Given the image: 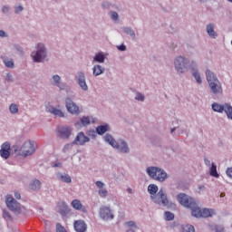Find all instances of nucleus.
<instances>
[{"label":"nucleus","mask_w":232,"mask_h":232,"mask_svg":"<svg viewBox=\"0 0 232 232\" xmlns=\"http://www.w3.org/2000/svg\"><path fill=\"white\" fill-rule=\"evenodd\" d=\"M164 216L166 220H173L175 218V215L169 211L165 212Z\"/></svg>","instance_id":"obj_32"},{"label":"nucleus","mask_w":232,"mask_h":232,"mask_svg":"<svg viewBox=\"0 0 232 232\" xmlns=\"http://www.w3.org/2000/svg\"><path fill=\"white\" fill-rule=\"evenodd\" d=\"M81 122H82V126H88V124H90V118L89 117H82L81 119Z\"/></svg>","instance_id":"obj_35"},{"label":"nucleus","mask_w":232,"mask_h":232,"mask_svg":"<svg viewBox=\"0 0 232 232\" xmlns=\"http://www.w3.org/2000/svg\"><path fill=\"white\" fill-rule=\"evenodd\" d=\"M72 206L73 209H76L77 211H82V213H86V207L81 203V200L79 199H73L72 201Z\"/></svg>","instance_id":"obj_20"},{"label":"nucleus","mask_w":232,"mask_h":232,"mask_svg":"<svg viewBox=\"0 0 232 232\" xmlns=\"http://www.w3.org/2000/svg\"><path fill=\"white\" fill-rule=\"evenodd\" d=\"M86 142H90V138L84 135V132H79L74 139L73 144H76V146H84Z\"/></svg>","instance_id":"obj_14"},{"label":"nucleus","mask_w":232,"mask_h":232,"mask_svg":"<svg viewBox=\"0 0 232 232\" xmlns=\"http://www.w3.org/2000/svg\"><path fill=\"white\" fill-rule=\"evenodd\" d=\"M108 131V125H101L96 128L98 135H104Z\"/></svg>","instance_id":"obj_26"},{"label":"nucleus","mask_w":232,"mask_h":232,"mask_svg":"<svg viewBox=\"0 0 232 232\" xmlns=\"http://www.w3.org/2000/svg\"><path fill=\"white\" fill-rule=\"evenodd\" d=\"M4 218L10 219V218H12V216H10V213H9V212L5 211V212H4Z\"/></svg>","instance_id":"obj_44"},{"label":"nucleus","mask_w":232,"mask_h":232,"mask_svg":"<svg viewBox=\"0 0 232 232\" xmlns=\"http://www.w3.org/2000/svg\"><path fill=\"white\" fill-rule=\"evenodd\" d=\"M58 179L62 180V182H65V184L72 183V177H70V175L68 174H63V175L60 174L58 176Z\"/></svg>","instance_id":"obj_25"},{"label":"nucleus","mask_w":232,"mask_h":232,"mask_svg":"<svg viewBox=\"0 0 232 232\" xmlns=\"http://www.w3.org/2000/svg\"><path fill=\"white\" fill-rule=\"evenodd\" d=\"M196 213H198V211H196Z\"/></svg>","instance_id":"obj_55"},{"label":"nucleus","mask_w":232,"mask_h":232,"mask_svg":"<svg viewBox=\"0 0 232 232\" xmlns=\"http://www.w3.org/2000/svg\"><path fill=\"white\" fill-rule=\"evenodd\" d=\"M31 57H33L34 63H43L46 58V50L44 49V45L43 44H38L36 53H32Z\"/></svg>","instance_id":"obj_8"},{"label":"nucleus","mask_w":232,"mask_h":232,"mask_svg":"<svg viewBox=\"0 0 232 232\" xmlns=\"http://www.w3.org/2000/svg\"><path fill=\"white\" fill-rule=\"evenodd\" d=\"M192 75L196 79L198 84H202V78L200 77V73H198V71L193 70Z\"/></svg>","instance_id":"obj_28"},{"label":"nucleus","mask_w":232,"mask_h":232,"mask_svg":"<svg viewBox=\"0 0 232 232\" xmlns=\"http://www.w3.org/2000/svg\"><path fill=\"white\" fill-rule=\"evenodd\" d=\"M35 150H37V143L28 140L20 147L18 155H20V157H30V155L35 153Z\"/></svg>","instance_id":"obj_4"},{"label":"nucleus","mask_w":232,"mask_h":232,"mask_svg":"<svg viewBox=\"0 0 232 232\" xmlns=\"http://www.w3.org/2000/svg\"><path fill=\"white\" fill-rule=\"evenodd\" d=\"M111 17L113 19V21H117V19H119V14H117V12H111Z\"/></svg>","instance_id":"obj_39"},{"label":"nucleus","mask_w":232,"mask_h":232,"mask_svg":"<svg viewBox=\"0 0 232 232\" xmlns=\"http://www.w3.org/2000/svg\"><path fill=\"white\" fill-rule=\"evenodd\" d=\"M230 3H232V0H228Z\"/></svg>","instance_id":"obj_53"},{"label":"nucleus","mask_w":232,"mask_h":232,"mask_svg":"<svg viewBox=\"0 0 232 232\" xmlns=\"http://www.w3.org/2000/svg\"><path fill=\"white\" fill-rule=\"evenodd\" d=\"M175 68L177 72L179 73H184V72H188V59L178 56L174 62Z\"/></svg>","instance_id":"obj_10"},{"label":"nucleus","mask_w":232,"mask_h":232,"mask_svg":"<svg viewBox=\"0 0 232 232\" xmlns=\"http://www.w3.org/2000/svg\"><path fill=\"white\" fill-rule=\"evenodd\" d=\"M9 111L10 113H13V114L19 113V107L17 106V104L12 103L9 106Z\"/></svg>","instance_id":"obj_29"},{"label":"nucleus","mask_w":232,"mask_h":232,"mask_svg":"<svg viewBox=\"0 0 232 232\" xmlns=\"http://www.w3.org/2000/svg\"><path fill=\"white\" fill-rule=\"evenodd\" d=\"M46 111H49V113H53V115H55V117H64V113H63V111L55 107H49L48 109H46Z\"/></svg>","instance_id":"obj_22"},{"label":"nucleus","mask_w":232,"mask_h":232,"mask_svg":"<svg viewBox=\"0 0 232 232\" xmlns=\"http://www.w3.org/2000/svg\"><path fill=\"white\" fill-rule=\"evenodd\" d=\"M206 77L212 93H214V95H220L223 92L222 83H220L217 75H215L213 72L207 70Z\"/></svg>","instance_id":"obj_2"},{"label":"nucleus","mask_w":232,"mask_h":232,"mask_svg":"<svg viewBox=\"0 0 232 232\" xmlns=\"http://www.w3.org/2000/svg\"><path fill=\"white\" fill-rule=\"evenodd\" d=\"M56 232H67L64 227L61 226L60 223L56 224Z\"/></svg>","instance_id":"obj_36"},{"label":"nucleus","mask_w":232,"mask_h":232,"mask_svg":"<svg viewBox=\"0 0 232 232\" xmlns=\"http://www.w3.org/2000/svg\"><path fill=\"white\" fill-rule=\"evenodd\" d=\"M14 197H15V198H17V200H20L21 194L19 192H14Z\"/></svg>","instance_id":"obj_47"},{"label":"nucleus","mask_w":232,"mask_h":232,"mask_svg":"<svg viewBox=\"0 0 232 232\" xmlns=\"http://www.w3.org/2000/svg\"><path fill=\"white\" fill-rule=\"evenodd\" d=\"M207 34L209 35V37H212V39H217V37H218V34L217 32H215V24H213L207 25Z\"/></svg>","instance_id":"obj_21"},{"label":"nucleus","mask_w":232,"mask_h":232,"mask_svg":"<svg viewBox=\"0 0 232 232\" xmlns=\"http://www.w3.org/2000/svg\"><path fill=\"white\" fill-rule=\"evenodd\" d=\"M94 61L97 63H104V54L102 53H98L94 57Z\"/></svg>","instance_id":"obj_31"},{"label":"nucleus","mask_w":232,"mask_h":232,"mask_svg":"<svg viewBox=\"0 0 232 232\" xmlns=\"http://www.w3.org/2000/svg\"><path fill=\"white\" fill-rule=\"evenodd\" d=\"M118 50H120L121 52H125L126 45H120V46H118Z\"/></svg>","instance_id":"obj_45"},{"label":"nucleus","mask_w":232,"mask_h":232,"mask_svg":"<svg viewBox=\"0 0 232 232\" xmlns=\"http://www.w3.org/2000/svg\"><path fill=\"white\" fill-rule=\"evenodd\" d=\"M102 73V67L101 65H95L93 67V75L97 77L98 75H101Z\"/></svg>","instance_id":"obj_30"},{"label":"nucleus","mask_w":232,"mask_h":232,"mask_svg":"<svg viewBox=\"0 0 232 232\" xmlns=\"http://www.w3.org/2000/svg\"><path fill=\"white\" fill-rule=\"evenodd\" d=\"M148 191L151 195L150 198L155 204H159V206L164 207L169 204V200H168V196L166 195V193H164V190L162 188L159 191V187H157V185H149ZM157 191L159 192L157 193Z\"/></svg>","instance_id":"obj_1"},{"label":"nucleus","mask_w":232,"mask_h":232,"mask_svg":"<svg viewBox=\"0 0 232 232\" xmlns=\"http://www.w3.org/2000/svg\"><path fill=\"white\" fill-rule=\"evenodd\" d=\"M0 155L2 159H9L10 158V144L8 142H5L1 146Z\"/></svg>","instance_id":"obj_15"},{"label":"nucleus","mask_w":232,"mask_h":232,"mask_svg":"<svg viewBox=\"0 0 232 232\" xmlns=\"http://www.w3.org/2000/svg\"><path fill=\"white\" fill-rule=\"evenodd\" d=\"M223 197H226V193H221L220 198H223Z\"/></svg>","instance_id":"obj_51"},{"label":"nucleus","mask_w":232,"mask_h":232,"mask_svg":"<svg viewBox=\"0 0 232 232\" xmlns=\"http://www.w3.org/2000/svg\"><path fill=\"white\" fill-rule=\"evenodd\" d=\"M65 104L69 113H72V115H79V106H77V104H75V102H73L70 98L65 100Z\"/></svg>","instance_id":"obj_12"},{"label":"nucleus","mask_w":232,"mask_h":232,"mask_svg":"<svg viewBox=\"0 0 232 232\" xmlns=\"http://www.w3.org/2000/svg\"><path fill=\"white\" fill-rule=\"evenodd\" d=\"M136 101H144V95L142 93H137L135 97Z\"/></svg>","instance_id":"obj_40"},{"label":"nucleus","mask_w":232,"mask_h":232,"mask_svg":"<svg viewBox=\"0 0 232 232\" xmlns=\"http://www.w3.org/2000/svg\"><path fill=\"white\" fill-rule=\"evenodd\" d=\"M123 32L125 34H128L129 35H131V36L135 35V33H133V31L131 29H130V28H128V27L124 28Z\"/></svg>","instance_id":"obj_37"},{"label":"nucleus","mask_w":232,"mask_h":232,"mask_svg":"<svg viewBox=\"0 0 232 232\" xmlns=\"http://www.w3.org/2000/svg\"><path fill=\"white\" fill-rule=\"evenodd\" d=\"M53 81L54 82V84H56V86L61 88V86L59 85L60 82H61V76L60 75H53Z\"/></svg>","instance_id":"obj_33"},{"label":"nucleus","mask_w":232,"mask_h":232,"mask_svg":"<svg viewBox=\"0 0 232 232\" xmlns=\"http://www.w3.org/2000/svg\"><path fill=\"white\" fill-rule=\"evenodd\" d=\"M226 173H227V177H229V179H232V167L227 168Z\"/></svg>","instance_id":"obj_41"},{"label":"nucleus","mask_w":232,"mask_h":232,"mask_svg":"<svg viewBox=\"0 0 232 232\" xmlns=\"http://www.w3.org/2000/svg\"><path fill=\"white\" fill-rule=\"evenodd\" d=\"M178 200L179 204H181V206H184L185 208H188V209H191V212L197 207V202H195V199L189 198V196L186 194H179L178 196Z\"/></svg>","instance_id":"obj_6"},{"label":"nucleus","mask_w":232,"mask_h":232,"mask_svg":"<svg viewBox=\"0 0 232 232\" xmlns=\"http://www.w3.org/2000/svg\"><path fill=\"white\" fill-rule=\"evenodd\" d=\"M12 79H13L12 74L7 73V74H6V81H7L8 82H12Z\"/></svg>","instance_id":"obj_46"},{"label":"nucleus","mask_w":232,"mask_h":232,"mask_svg":"<svg viewBox=\"0 0 232 232\" xmlns=\"http://www.w3.org/2000/svg\"><path fill=\"white\" fill-rule=\"evenodd\" d=\"M78 84L84 92L88 90V85L86 84V78L82 72H79L78 74Z\"/></svg>","instance_id":"obj_18"},{"label":"nucleus","mask_w":232,"mask_h":232,"mask_svg":"<svg viewBox=\"0 0 232 232\" xmlns=\"http://www.w3.org/2000/svg\"><path fill=\"white\" fill-rule=\"evenodd\" d=\"M5 204L11 211H14V213H21V204L14 200V198H12V196H6Z\"/></svg>","instance_id":"obj_11"},{"label":"nucleus","mask_w":232,"mask_h":232,"mask_svg":"<svg viewBox=\"0 0 232 232\" xmlns=\"http://www.w3.org/2000/svg\"><path fill=\"white\" fill-rule=\"evenodd\" d=\"M104 140L105 142H109V144L112 146V148H116V150H118V151H120L121 153H128L130 151V148H128V143H126V141L122 140L116 141L115 139L111 137V135L106 134L104 136Z\"/></svg>","instance_id":"obj_3"},{"label":"nucleus","mask_w":232,"mask_h":232,"mask_svg":"<svg viewBox=\"0 0 232 232\" xmlns=\"http://www.w3.org/2000/svg\"><path fill=\"white\" fill-rule=\"evenodd\" d=\"M87 135H89V137L95 138L97 135V131H95L94 130H88Z\"/></svg>","instance_id":"obj_38"},{"label":"nucleus","mask_w":232,"mask_h":232,"mask_svg":"<svg viewBox=\"0 0 232 232\" xmlns=\"http://www.w3.org/2000/svg\"><path fill=\"white\" fill-rule=\"evenodd\" d=\"M212 110L217 111L218 113H222L225 111L228 119L232 120V106L229 103H226L225 105H220L217 102L212 104Z\"/></svg>","instance_id":"obj_9"},{"label":"nucleus","mask_w":232,"mask_h":232,"mask_svg":"<svg viewBox=\"0 0 232 232\" xmlns=\"http://www.w3.org/2000/svg\"><path fill=\"white\" fill-rule=\"evenodd\" d=\"M200 1H206V0H200Z\"/></svg>","instance_id":"obj_54"},{"label":"nucleus","mask_w":232,"mask_h":232,"mask_svg":"<svg viewBox=\"0 0 232 232\" xmlns=\"http://www.w3.org/2000/svg\"><path fill=\"white\" fill-rule=\"evenodd\" d=\"M14 12H15V14H19V12H23V6L19 5V6L15 7Z\"/></svg>","instance_id":"obj_42"},{"label":"nucleus","mask_w":232,"mask_h":232,"mask_svg":"<svg viewBox=\"0 0 232 232\" xmlns=\"http://www.w3.org/2000/svg\"><path fill=\"white\" fill-rule=\"evenodd\" d=\"M4 63L7 68H14V61L12 60L5 59Z\"/></svg>","instance_id":"obj_34"},{"label":"nucleus","mask_w":232,"mask_h":232,"mask_svg":"<svg viewBox=\"0 0 232 232\" xmlns=\"http://www.w3.org/2000/svg\"><path fill=\"white\" fill-rule=\"evenodd\" d=\"M173 131H175V128H174V129H171V133H173Z\"/></svg>","instance_id":"obj_52"},{"label":"nucleus","mask_w":232,"mask_h":232,"mask_svg":"<svg viewBox=\"0 0 232 232\" xmlns=\"http://www.w3.org/2000/svg\"><path fill=\"white\" fill-rule=\"evenodd\" d=\"M0 37H6V33H5V31L1 30L0 31Z\"/></svg>","instance_id":"obj_48"},{"label":"nucleus","mask_w":232,"mask_h":232,"mask_svg":"<svg viewBox=\"0 0 232 232\" xmlns=\"http://www.w3.org/2000/svg\"><path fill=\"white\" fill-rule=\"evenodd\" d=\"M30 189L33 191H38V189H41V181L39 179H34L30 184H29Z\"/></svg>","instance_id":"obj_23"},{"label":"nucleus","mask_w":232,"mask_h":232,"mask_svg":"<svg viewBox=\"0 0 232 232\" xmlns=\"http://www.w3.org/2000/svg\"><path fill=\"white\" fill-rule=\"evenodd\" d=\"M181 232H195V227L193 225H182Z\"/></svg>","instance_id":"obj_27"},{"label":"nucleus","mask_w":232,"mask_h":232,"mask_svg":"<svg viewBox=\"0 0 232 232\" xmlns=\"http://www.w3.org/2000/svg\"><path fill=\"white\" fill-rule=\"evenodd\" d=\"M58 133L62 139H69L70 135H72V128L61 127L58 129Z\"/></svg>","instance_id":"obj_17"},{"label":"nucleus","mask_w":232,"mask_h":232,"mask_svg":"<svg viewBox=\"0 0 232 232\" xmlns=\"http://www.w3.org/2000/svg\"><path fill=\"white\" fill-rule=\"evenodd\" d=\"M95 185L97 186V188H99V195L100 197H102V198L108 197V190L106 188H104V183H102V181H96Z\"/></svg>","instance_id":"obj_19"},{"label":"nucleus","mask_w":232,"mask_h":232,"mask_svg":"<svg viewBox=\"0 0 232 232\" xmlns=\"http://www.w3.org/2000/svg\"><path fill=\"white\" fill-rule=\"evenodd\" d=\"M100 217L103 220H112L113 214L111 213V209L108 207H102L100 208Z\"/></svg>","instance_id":"obj_13"},{"label":"nucleus","mask_w":232,"mask_h":232,"mask_svg":"<svg viewBox=\"0 0 232 232\" xmlns=\"http://www.w3.org/2000/svg\"><path fill=\"white\" fill-rule=\"evenodd\" d=\"M147 173L149 177L153 179L154 180H159V182H164L168 174L166 171L157 168V167H149L147 169Z\"/></svg>","instance_id":"obj_5"},{"label":"nucleus","mask_w":232,"mask_h":232,"mask_svg":"<svg viewBox=\"0 0 232 232\" xmlns=\"http://www.w3.org/2000/svg\"><path fill=\"white\" fill-rule=\"evenodd\" d=\"M8 10H9L8 7L4 6L3 9H2V12H3L4 14H6V12H8Z\"/></svg>","instance_id":"obj_50"},{"label":"nucleus","mask_w":232,"mask_h":232,"mask_svg":"<svg viewBox=\"0 0 232 232\" xmlns=\"http://www.w3.org/2000/svg\"><path fill=\"white\" fill-rule=\"evenodd\" d=\"M205 164L206 166H211V161L208 159H205Z\"/></svg>","instance_id":"obj_49"},{"label":"nucleus","mask_w":232,"mask_h":232,"mask_svg":"<svg viewBox=\"0 0 232 232\" xmlns=\"http://www.w3.org/2000/svg\"><path fill=\"white\" fill-rule=\"evenodd\" d=\"M76 232H86L88 226L84 220H77L73 224Z\"/></svg>","instance_id":"obj_16"},{"label":"nucleus","mask_w":232,"mask_h":232,"mask_svg":"<svg viewBox=\"0 0 232 232\" xmlns=\"http://www.w3.org/2000/svg\"><path fill=\"white\" fill-rule=\"evenodd\" d=\"M192 217H195L196 218H208L209 217H213L215 215L214 209H208V208H203L200 209L196 205V208H194L193 211L191 212Z\"/></svg>","instance_id":"obj_7"},{"label":"nucleus","mask_w":232,"mask_h":232,"mask_svg":"<svg viewBox=\"0 0 232 232\" xmlns=\"http://www.w3.org/2000/svg\"><path fill=\"white\" fill-rule=\"evenodd\" d=\"M70 148H72V145H70V144L65 145V146L63 147V151H64V153H66V152L68 151V150H70Z\"/></svg>","instance_id":"obj_43"},{"label":"nucleus","mask_w":232,"mask_h":232,"mask_svg":"<svg viewBox=\"0 0 232 232\" xmlns=\"http://www.w3.org/2000/svg\"><path fill=\"white\" fill-rule=\"evenodd\" d=\"M209 173L211 177H215V179H218L220 175H218V172L217 171V165L215 163L211 164V167L209 169Z\"/></svg>","instance_id":"obj_24"}]
</instances>
